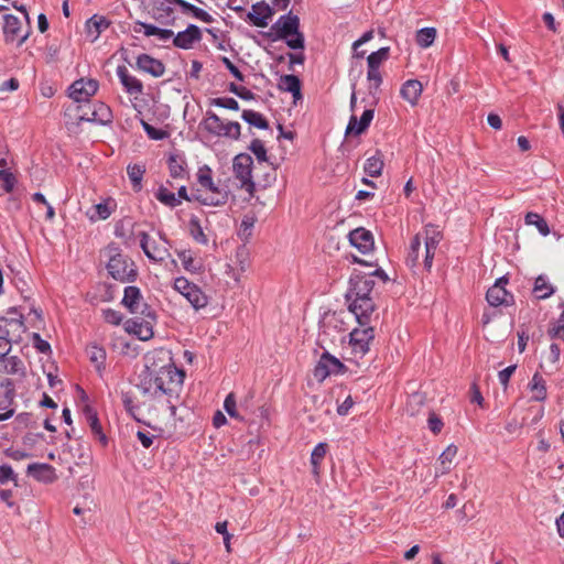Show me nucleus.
<instances>
[{"instance_id":"f257e3e1","label":"nucleus","mask_w":564,"mask_h":564,"mask_svg":"<svg viewBox=\"0 0 564 564\" xmlns=\"http://www.w3.org/2000/svg\"><path fill=\"white\" fill-rule=\"evenodd\" d=\"M139 379L137 387L143 397L156 393L158 397L165 398L169 403L166 395L177 397L183 384L184 371L177 369L171 360L160 367L153 362L145 366Z\"/></svg>"},{"instance_id":"f03ea898","label":"nucleus","mask_w":564,"mask_h":564,"mask_svg":"<svg viewBox=\"0 0 564 564\" xmlns=\"http://www.w3.org/2000/svg\"><path fill=\"white\" fill-rule=\"evenodd\" d=\"M264 36L271 41L283 40L288 47L293 51H304L305 36L300 30V18L290 11L281 15L270 28V31L264 33ZM290 61L289 69H292L293 64H304L305 55L301 53H288Z\"/></svg>"},{"instance_id":"7ed1b4c3","label":"nucleus","mask_w":564,"mask_h":564,"mask_svg":"<svg viewBox=\"0 0 564 564\" xmlns=\"http://www.w3.org/2000/svg\"><path fill=\"white\" fill-rule=\"evenodd\" d=\"M109 260L107 263L108 273L120 282L134 281L137 268L127 256L119 252L118 248L109 246L107 249Z\"/></svg>"},{"instance_id":"20e7f679","label":"nucleus","mask_w":564,"mask_h":564,"mask_svg":"<svg viewBox=\"0 0 564 564\" xmlns=\"http://www.w3.org/2000/svg\"><path fill=\"white\" fill-rule=\"evenodd\" d=\"M253 160L247 153H240L235 156L232 170L236 178L241 182V188H245L250 196H253L256 184L252 181Z\"/></svg>"},{"instance_id":"39448f33","label":"nucleus","mask_w":564,"mask_h":564,"mask_svg":"<svg viewBox=\"0 0 564 564\" xmlns=\"http://www.w3.org/2000/svg\"><path fill=\"white\" fill-rule=\"evenodd\" d=\"M140 247L142 248L145 256L155 262H163L170 257L169 241L165 236L161 235L162 242L152 241L145 231L139 232Z\"/></svg>"},{"instance_id":"423d86ee","label":"nucleus","mask_w":564,"mask_h":564,"mask_svg":"<svg viewBox=\"0 0 564 564\" xmlns=\"http://www.w3.org/2000/svg\"><path fill=\"white\" fill-rule=\"evenodd\" d=\"M345 370V365L338 358L325 351L317 361L313 375L317 381L322 382L327 377L343 373Z\"/></svg>"},{"instance_id":"0eeeda50","label":"nucleus","mask_w":564,"mask_h":564,"mask_svg":"<svg viewBox=\"0 0 564 564\" xmlns=\"http://www.w3.org/2000/svg\"><path fill=\"white\" fill-rule=\"evenodd\" d=\"M121 304L129 310L131 314L142 316H152V308L143 301L141 291L137 286H127L124 289Z\"/></svg>"},{"instance_id":"6e6552de","label":"nucleus","mask_w":564,"mask_h":564,"mask_svg":"<svg viewBox=\"0 0 564 564\" xmlns=\"http://www.w3.org/2000/svg\"><path fill=\"white\" fill-rule=\"evenodd\" d=\"M229 192L224 188H219L212 181L210 186H205L202 189H197L193 193L194 200L207 206H221L228 200Z\"/></svg>"},{"instance_id":"1a4fd4ad","label":"nucleus","mask_w":564,"mask_h":564,"mask_svg":"<svg viewBox=\"0 0 564 564\" xmlns=\"http://www.w3.org/2000/svg\"><path fill=\"white\" fill-rule=\"evenodd\" d=\"M156 315L152 310V316H135L126 322V330L134 334L141 340H148L153 337V325Z\"/></svg>"},{"instance_id":"9d476101","label":"nucleus","mask_w":564,"mask_h":564,"mask_svg":"<svg viewBox=\"0 0 564 564\" xmlns=\"http://www.w3.org/2000/svg\"><path fill=\"white\" fill-rule=\"evenodd\" d=\"M507 283L508 279L506 276H501L488 289L486 300L490 306H510L514 304L513 295L506 290Z\"/></svg>"},{"instance_id":"9b49d317","label":"nucleus","mask_w":564,"mask_h":564,"mask_svg":"<svg viewBox=\"0 0 564 564\" xmlns=\"http://www.w3.org/2000/svg\"><path fill=\"white\" fill-rule=\"evenodd\" d=\"M175 6L180 7V0H152L151 15L160 24L173 25Z\"/></svg>"},{"instance_id":"f8f14e48","label":"nucleus","mask_w":564,"mask_h":564,"mask_svg":"<svg viewBox=\"0 0 564 564\" xmlns=\"http://www.w3.org/2000/svg\"><path fill=\"white\" fill-rule=\"evenodd\" d=\"M349 284L350 288L346 294V301H351L354 297H370L375 281L367 274L355 272L350 276Z\"/></svg>"},{"instance_id":"ddd939ff","label":"nucleus","mask_w":564,"mask_h":564,"mask_svg":"<svg viewBox=\"0 0 564 564\" xmlns=\"http://www.w3.org/2000/svg\"><path fill=\"white\" fill-rule=\"evenodd\" d=\"M349 303V311L356 316L360 326H367L371 322V315L376 311L375 302L371 297H354Z\"/></svg>"},{"instance_id":"4468645a","label":"nucleus","mask_w":564,"mask_h":564,"mask_svg":"<svg viewBox=\"0 0 564 564\" xmlns=\"http://www.w3.org/2000/svg\"><path fill=\"white\" fill-rule=\"evenodd\" d=\"M350 333L349 344L356 355L365 356L369 351V344L375 338V329L371 326H361Z\"/></svg>"},{"instance_id":"2eb2a0df","label":"nucleus","mask_w":564,"mask_h":564,"mask_svg":"<svg viewBox=\"0 0 564 564\" xmlns=\"http://www.w3.org/2000/svg\"><path fill=\"white\" fill-rule=\"evenodd\" d=\"M99 84L93 78H80L73 82V102L89 104L97 93Z\"/></svg>"},{"instance_id":"dca6fc26","label":"nucleus","mask_w":564,"mask_h":564,"mask_svg":"<svg viewBox=\"0 0 564 564\" xmlns=\"http://www.w3.org/2000/svg\"><path fill=\"white\" fill-rule=\"evenodd\" d=\"M202 31L195 24H189L184 31L178 32L174 35L173 45L182 50H191L196 43L202 41Z\"/></svg>"},{"instance_id":"f3484780","label":"nucleus","mask_w":564,"mask_h":564,"mask_svg":"<svg viewBox=\"0 0 564 564\" xmlns=\"http://www.w3.org/2000/svg\"><path fill=\"white\" fill-rule=\"evenodd\" d=\"M21 20L13 15V14H4L3 15V34L6 42H15L18 45H22L28 36L29 32H26L24 35H20L21 31Z\"/></svg>"},{"instance_id":"a211bd4d","label":"nucleus","mask_w":564,"mask_h":564,"mask_svg":"<svg viewBox=\"0 0 564 564\" xmlns=\"http://www.w3.org/2000/svg\"><path fill=\"white\" fill-rule=\"evenodd\" d=\"M135 64L138 69L148 73L155 78L163 76L165 73V65L163 62L145 53L140 54L137 57Z\"/></svg>"},{"instance_id":"6ab92c4d","label":"nucleus","mask_w":564,"mask_h":564,"mask_svg":"<svg viewBox=\"0 0 564 564\" xmlns=\"http://www.w3.org/2000/svg\"><path fill=\"white\" fill-rule=\"evenodd\" d=\"M143 398H144V400L141 402V405H143L149 412L152 410L160 411V410L167 409V410H170L172 416L176 415V406L174 404V401L178 400V395L177 397L166 395V398H169V403L166 402L165 398L158 397L156 393L150 394V395H147Z\"/></svg>"},{"instance_id":"aec40b11","label":"nucleus","mask_w":564,"mask_h":564,"mask_svg":"<svg viewBox=\"0 0 564 564\" xmlns=\"http://www.w3.org/2000/svg\"><path fill=\"white\" fill-rule=\"evenodd\" d=\"M273 15V10L264 1L257 2L251 7V11L247 14L250 23L258 28L268 26V20Z\"/></svg>"},{"instance_id":"412c9836","label":"nucleus","mask_w":564,"mask_h":564,"mask_svg":"<svg viewBox=\"0 0 564 564\" xmlns=\"http://www.w3.org/2000/svg\"><path fill=\"white\" fill-rule=\"evenodd\" d=\"M349 242L356 247L360 252L367 253L373 248V236L372 234L362 228H356L348 235Z\"/></svg>"},{"instance_id":"4be33fe9","label":"nucleus","mask_w":564,"mask_h":564,"mask_svg":"<svg viewBox=\"0 0 564 564\" xmlns=\"http://www.w3.org/2000/svg\"><path fill=\"white\" fill-rule=\"evenodd\" d=\"M373 116H375V110L373 109H366L360 119L358 120L357 117L355 115H352L349 119V122L347 124V128H346V131H345V134L346 135H350V134H355V135H360L362 134L370 126L372 119H373Z\"/></svg>"},{"instance_id":"5701e85b","label":"nucleus","mask_w":564,"mask_h":564,"mask_svg":"<svg viewBox=\"0 0 564 564\" xmlns=\"http://www.w3.org/2000/svg\"><path fill=\"white\" fill-rule=\"evenodd\" d=\"M110 25V21L98 14H94L90 19H88L85 23V33L86 37L89 42H95L101 32L108 29Z\"/></svg>"},{"instance_id":"b1692460","label":"nucleus","mask_w":564,"mask_h":564,"mask_svg":"<svg viewBox=\"0 0 564 564\" xmlns=\"http://www.w3.org/2000/svg\"><path fill=\"white\" fill-rule=\"evenodd\" d=\"M117 75L128 94L140 95L143 93V84L137 77L130 75L126 66L119 65L117 67Z\"/></svg>"},{"instance_id":"393cba45","label":"nucleus","mask_w":564,"mask_h":564,"mask_svg":"<svg viewBox=\"0 0 564 564\" xmlns=\"http://www.w3.org/2000/svg\"><path fill=\"white\" fill-rule=\"evenodd\" d=\"M28 475L43 482H52L55 479L54 468L48 464H30Z\"/></svg>"},{"instance_id":"a878e982","label":"nucleus","mask_w":564,"mask_h":564,"mask_svg":"<svg viewBox=\"0 0 564 564\" xmlns=\"http://www.w3.org/2000/svg\"><path fill=\"white\" fill-rule=\"evenodd\" d=\"M423 91V86L417 79H409L406 80L400 90V94L403 99L410 102L412 106H415L421 97Z\"/></svg>"},{"instance_id":"bb28decb","label":"nucleus","mask_w":564,"mask_h":564,"mask_svg":"<svg viewBox=\"0 0 564 564\" xmlns=\"http://www.w3.org/2000/svg\"><path fill=\"white\" fill-rule=\"evenodd\" d=\"M278 86H279V89H281L283 91L291 93L294 98V101L302 98V93H301L302 84H301L300 78L296 75H293V74L282 75L280 77Z\"/></svg>"},{"instance_id":"cd10ccee","label":"nucleus","mask_w":564,"mask_h":564,"mask_svg":"<svg viewBox=\"0 0 564 564\" xmlns=\"http://www.w3.org/2000/svg\"><path fill=\"white\" fill-rule=\"evenodd\" d=\"M170 176L172 178H187V163L184 156L180 154H171L167 160Z\"/></svg>"},{"instance_id":"c85d7f7f","label":"nucleus","mask_w":564,"mask_h":564,"mask_svg":"<svg viewBox=\"0 0 564 564\" xmlns=\"http://www.w3.org/2000/svg\"><path fill=\"white\" fill-rule=\"evenodd\" d=\"M90 122H96L99 124H108L112 121V112L111 109L104 102L97 101L93 104V109L90 111Z\"/></svg>"},{"instance_id":"c756f323","label":"nucleus","mask_w":564,"mask_h":564,"mask_svg":"<svg viewBox=\"0 0 564 564\" xmlns=\"http://www.w3.org/2000/svg\"><path fill=\"white\" fill-rule=\"evenodd\" d=\"M135 25H139L143 29V33L145 36H156L160 41H169L174 36V32L170 29H161L154 24L144 23L141 21L135 22Z\"/></svg>"},{"instance_id":"7c9ffc66","label":"nucleus","mask_w":564,"mask_h":564,"mask_svg":"<svg viewBox=\"0 0 564 564\" xmlns=\"http://www.w3.org/2000/svg\"><path fill=\"white\" fill-rule=\"evenodd\" d=\"M180 8L184 14H191L193 18L200 20L205 23H212L213 17L205 10L185 1L180 0Z\"/></svg>"},{"instance_id":"2f4dec72","label":"nucleus","mask_w":564,"mask_h":564,"mask_svg":"<svg viewBox=\"0 0 564 564\" xmlns=\"http://www.w3.org/2000/svg\"><path fill=\"white\" fill-rule=\"evenodd\" d=\"M441 241L440 232H434L433 236L425 238L424 249V267L430 270L433 263L435 250Z\"/></svg>"},{"instance_id":"473e14b6","label":"nucleus","mask_w":564,"mask_h":564,"mask_svg":"<svg viewBox=\"0 0 564 564\" xmlns=\"http://www.w3.org/2000/svg\"><path fill=\"white\" fill-rule=\"evenodd\" d=\"M127 173L131 181L133 191L140 192L142 189V178L145 173V166L139 163L129 164L127 166Z\"/></svg>"},{"instance_id":"72a5a7b5","label":"nucleus","mask_w":564,"mask_h":564,"mask_svg":"<svg viewBox=\"0 0 564 564\" xmlns=\"http://www.w3.org/2000/svg\"><path fill=\"white\" fill-rule=\"evenodd\" d=\"M86 355L98 371H101L105 368L106 350L102 347L89 345L86 348Z\"/></svg>"},{"instance_id":"f704fd0d","label":"nucleus","mask_w":564,"mask_h":564,"mask_svg":"<svg viewBox=\"0 0 564 564\" xmlns=\"http://www.w3.org/2000/svg\"><path fill=\"white\" fill-rule=\"evenodd\" d=\"M85 423L90 427L91 434L102 444L106 445L108 443L107 436L102 431V426L100 424L97 411L93 414L83 419Z\"/></svg>"},{"instance_id":"c9c22d12","label":"nucleus","mask_w":564,"mask_h":564,"mask_svg":"<svg viewBox=\"0 0 564 564\" xmlns=\"http://www.w3.org/2000/svg\"><path fill=\"white\" fill-rule=\"evenodd\" d=\"M383 165L382 154L377 151L375 155L366 161L364 171L371 177H378L382 173Z\"/></svg>"},{"instance_id":"e433bc0d","label":"nucleus","mask_w":564,"mask_h":564,"mask_svg":"<svg viewBox=\"0 0 564 564\" xmlns=\"http://www.w3.org/2000/svg\"><path fill=\"white\" fill-rule=\"evenodd\" d=\"M530 390L532 391V400L534 401H544L546 399V387L543 377L535 372L532 377V380L529 384Z\"/></svg>"},{"instance_id":"4c0bfd02","label":"nucleus","mask_w":564,"mask_h":564,"mask_svg":"<svg viewBox=\"0 0 564 564\" xmlns=\"http://www.w3.org/2000/svg\"><path fill=\"white\" fill-rule=\"evenodd\" d=\"M204 128L212 134L221 135V131L224 130V122L213 111H208L206 113V118L203 121Z\"/></svg>"},{"instance_id":"58836bf2","label":"nucleus","mask_w":564,"mask_h":564,"mask_svg":"<svg viewBox=\"0 0 564 564\" xmlns=\"http://www.w3.org/2000/svg\"><path fill=\"white\" fill-rule=\"evenodd\" d=\"M4 364V370L9 375H25V367L23 361L18 356H6L1 359Z\"/></svg>"},{"instance_id":"ea45409f","label":"nucleus","mask_w":564,"mask_h":564,"mask_svg":"<svg viewBox=\"0 0 564 564\" xmlns=\"http://www.w3.org/2000/svg\"><path fill=\"white\" fill-rule=\"evenodd\" d=\"M87 500H88L87 492H85L84 494V503L83 505L77 503L73 508L74 514L83 516V521L85 524L90 523L94 518V508H93L94 503H93V501H87Z\"/></svg>"},{"instance_id":"a19ab883","label":"nucleus","mask_w":564,"mask_h":564,"mask_svg":"<svg viewBox=\"0 0 564 564\" xmlns=\"http://www.w3.org/2000/svg\"><path fill=\"white\" fill-rule=\"evenodd\" d=\"M533 292L539 300H545L554 293V288L547 282L545 276L539 275L534 282Z\"/></svg>"},{"instance_id":"79ce46f5","label":"nucleus","mask_w":564,"mask_h":564,"mask_svg":"<svg viewBox=\"0 0 564 564\" xmlns=\"http://www.w3.org/2000/svg\"><path fill=\"white\" fill-rule=\"evenodd\" d=\"M241 118L249 123L259 129H268L269 122L268 120L260 113L254 110H243Z\"/></svg>"},{"instance_id":"37998d69","label":"nucleus","mask_w":564,"mask_h":564,"mask_svg":"<svg viewBox=\"0 0 564 564\" xmlns=\"http://www.w3.org/2000/svg\"><path fill=\"white\" fill-rule=\"evenodd\" d=\"M185 299L196 310L204 308L208 304L207 295L197 285L193 289Z\"/></svg>"},{"instance_id":"c03bdc74","label":"nucleus","mask_w":564,"mask_h":564,"mask_svg":"<svg viewBox=\"0 0 564 564\" xmlns=\"http://www.w3.org/2000/svg\"><path fill=\"white\" fill-rule=\"evenodd\" d=\"M524 220H525V224L527 225H533L536 227V229L539 230V232L542 235V236H547L550 234V228H549V225L545 221V219L540 216L539 214L536 213H533V212H529L525 217H524Z\"/></svg>"},{"instance_id":"a18cd8bd","label":"nucleus","mask_w":564,"mask_h":564,"mask_svg":"<svg viewBox=\"0 0 564 564\" xmlns=\"http://www.w3.org/2000/svg\"><path fill=\"white\" fill-rule=\"evenodd\" d=\"M436 37V29L423 28L416 32V43L419 46L426 48L433 44Z\"/></svg>"},{"instance_id":"49530a36","label":"nucleus","mask_w":564,"mask_h":564,"mask_svg":"<svg viewBox=\"0 0 564 564\" xmlns=\"http://www.w3.org/2000/svg\"><path fill=\"white\" fill-rule=\"evenodd\" d=\"M421 253V237L420 235H415L410 243L409 253L406 256V264L409 267H415L419 263V258Z\"/></svg>"},{"instance_id":"de8ad7c7","label":"nucleus","mask_w":564,"mask_h":564,"mask_svg":"<svg viewBox=\"0 0 564 564\" xmlns=\"http://www.w3.org/2000/svg\"><path fill=\"white\" fill-rule=\"evenodd\" d=\"M458 452L457 446L451 444L446 447V449L438 457L440 465L442 466V474H446L451 469V464L453 459L456 457Z\"/></svg>"},{"instance_id":"09e8293b","label":"nucleus","mask_w":564,"mask_h":564,"mask_svg":"<svg viewBox=\"0 0 564 564\" xmlns=\"http://www.w3.org/2000/svg\"><path fill=\"white\" fill-rule=\"evenodd\" d=\"M155 198L171 208L176 207L181 204V200L176 198L175 194L170 192L166 187L160 186L155 193Z\"/></svg>"},{"instance_id":"8fccbe9b","label":"nucleus","mask_w":564,"mask_h":564,"mask_svg":"<svg viewBox=\"0 0 564 564\" xmlns=\"http://www.w3.org/2000/svg\"><path fill=\"white\" fill-rule=\"evenodd\" d=\"M390 48L381 47L367 57L368 67L380 68V65L389 58Z\"/></svg>"},{"instance_id":"3c124183","label":"nucleus","mask_w":564,"mask_h":564,"mask_svg":"<svg viewBox=\"0 0 564 564\" xmlns=\"http://www.w3.org/2000/svg\"><path fill=\"white\" fill-rule=\"evenodd\" d=\"M327 453V444L326 443H318L312 454H311V464L313 466L314 474H318V468L324 459L325 455Z\"/></svg>"},{"instance_id":"603ef678","label":"nucleus","mask_w":564,"mask_h":564,"mask_svg":"<svg viewBox=\"0 0 564 564\" xmlns=\"http://www.w3.org/2000/svg\"><path fill=\"white\" fill-rule=\"evenodd\" d=\"M0 178L4 182L6 191H12L15 178L13 174L9 172V162L6 158H0Z\"/></svg>"},{"instance_id":"864d4df0","label":"nucleus","mask_w":564,"mask_h":564,"mask_svg":"<svg viewBox=\"0 0 564 564\" xmlns=\"http://www.w3.org/2000/svg\"><path fill=\"white\" fill-rule=\"evenodd\" d=\"M94 213L87 212V216L90 220L95 221L98 219H107L111 215V208L107 203H99L93 207Z\"/></svg>"},{"instance_id":"5fc2aeb1","label":"nucleus","mask_w":564,"mask_h":564,"mask_svg":"<svg viewBox=\"0 0 564 564\" xmlns=\"http://www.w3.org/2000/svg\"><path fill=\"white\" fill-rule=\"evenodd\" d=\"M424 404V397L421 393H413L409 397L406 402V411L411 415L419 413L420 408Z\"/></svg>"},{"instance_id":"6e6d98bb","label":"nucleus","mask_w":564,"mask_h":564,"mask_svg":"<svg viewBox=\"0 0 564 564\" xmlns=\"http://www.w3.org/2000/svg\"><path fill=\"white\" fill-rule=\"evenodd\" d=\"M121 400H122V403H123V406L126 409V411L135 420L139 421V417H138V411L139 409L142 406L141 403L139 405H135L133 403V399H132V395L128 392H123L121 394Z\"/></svg>"},{"instance_id":"4d7b16f0","label":"nucleus","mask_w":564,"mask_h":564,"mask_svg":"<svg viewBox=\"0 0 564 564\" xmlns=\"http://www.w3.org/2000/svg\"><path fill=\"white\" fill-rule=\"evenodd\" d=\"M141 124L147 132L148 137L152 140L160 141L169 137V133L162 129H156L147 121L142 120Z\"/></svg>"},{"instance_id":"13d9d810","label":"nucleus","mask_w":564,"mask_h":564,"mask_svg":"<svg viewBox=\"0 0 564 564\" xmlns=\"http://www.w3.org/2000/svg\"><path fill=\"white\" fill-rule=\"evenodd\" d=\"M249 150L256 155L259 162L268 161L267 150L260 139H254L249 145Z\"/></svg>"},{"instance_id":"bf43d9fd","label":"nucleus","mask_w":564,"mask_h":564,"mask_svg":"<svg viewBox=\"0 0 564 564\" xmlns=\"http://www.w3.org/2000/svg\"><path fill=\"white\" fill-rule=\"evenodd\" d=\"M210 104L216 107L226 108L230 110H239V104L231 97H218L210 100Z\"/></svg>"},{"instance_id":"052dcab7","label":"nucleus","mask_w":564,"mask_h":564,"mask_svg":"<svg viewBox=\"0 0 564 564\" xmlns=\"http://www.w3.org/2000/svg\"><path fill=\"white\" fill-rule=\"evenodd\" d=\"M240 123L237 121H229L224 123V130L221 131L223 137L238 140L240 138Z\"/></svg>"},{"instance_id":"680f3d73","label":"nucleus","mask_w":564,"mask_h":564,"mask_svg":"<svg viewBox=\"0 0 564 564\" xmlns=\"http://www.w3.org/2000/svg\"><path fill=\"white\" fill-rule=\"evenodd\" d=\"M196 284L189 282L186 278L180 276L174 280V289L180 292L184 297L195 289Z\"/></svg>"},{"instance_id":"e2e57ef3","label":"nucleus","mask_w":564,"mask_h":564,"mask_svg":"<svg viewBox=\"0 0 564 564\" xmlns=\"http://www.w3.org/2000/svg\"><path fill=\"white\" fill-rule=\"evenodd\" d=\"M213 172L212 169L208 165H203L199 167L197 173V181L200 185V187L210 186L213 181Z\"/></svg>"},{"instance_id":"0e129e2a","label":"nucleus","mask_w":564,"mask_h":564,"mask_svg":"<svg viewBox=\"0 0 564 564\" xmlns=\"http://www.w3.org/2000/svg\"><path fill=\"white\" fill-rule=\"evenodd\" d=\"M189 226H191V234H192L193 238L198 242L206 243L207 238L203 231V228H202L198 219H196V218L191 219Z\"/></svg>"},{"instance_id":"69168bd1","label":"nucleus","mask_w":564,"mask_h":564,"mask_svg":"<svg viewBox=\"0 0 564 564\" xmlns=\"http://www.w3.org/2000/svg\"><path fill=\"white\" fill-rule=\"evenodd\" d=\"M427 426L433 434L437 435L442 432L444 423L436 413L431 411L429 413Z\"/></svg>"},{"instance_id":"338daca9","label":"nucleus","mask_w":564,"mask_h":564,"mask_svg":"<svg viewBox=\"0 0 564 564\" xmlns=\"http://www.w3.org/2000/svg\"><path fill=\"white\" fill-rule=\"evenodd\" d=\"M367 79L370 83V88L378 89L382 84L380 68L368 67Z\"/></svg>"},{"instance_id":"774afa93","label":"nucleus","mask_w":564,"mask_h":564,"mask_svg":"<svg viewBox=\"0 0 564 564\" xmlns=\"http://www.w3.org/2000/svg\"><path fill=\"white\" fill-rule=\"evenodd\" d=\"M104 319L111 325H119L122 322V314L112 308H106L102 311Z\"/></svg>"}]
</instances>
